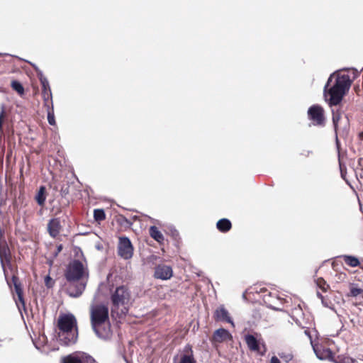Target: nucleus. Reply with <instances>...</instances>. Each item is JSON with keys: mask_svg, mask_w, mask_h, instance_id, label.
Masks as SVG:
<instances>
[{"mask_svg": "<svg viewBox=\"0 0 363 363\" xmlns=\"http://www.w3.org/2000/svg\"><path fill=\"white\" fill-rule=\"evenodd\" d=\"M358 76L359 73L355 69L340 70L330 74L324 86V96L330 106L341 103Z\"/></svg>", "mask_w": 363, "mask_h": 363, "instance_id": "1", "label": "nucleus"}, {"mask_svg": "<svg viewBox=\"0 0 363 363\" xmlns=\"http://www.w3.org/2000/svg\"><path fill=\"white\" fill-rule=\"evenodd\" d=\"M88 273L86 272L84 264L78 259H74L69 264L65 271V276L67 281L69 282L67 291L70 296L79 297L85 289V282H77Z\"/></svg>", "mask_w": 363, "mask_h": 363, "instance_id": "2", "label": "nucleus"}, {"mask_svg": "<svg viewBox=\"0 0 363 363\" xmlns=\"http://www.w3.org/2000/svg\"><path fill=\"white\" fill-rule=\"evenodd\" d=\"M57 328L60 330V341L65 345L74 344L78 337V328L77 319L71 313L61 314L57 320Z\"/></svg>", "mask_w": 363, "mask_h": 363, "instance_id": "3", "label": "nucleus"}, {"mask_svg": "<svg viewBox=\"0 0 363 363\" xmlns=\"http://www.w3.org/2000/svg\"><path fill=\"white\" fill-rule=\"evenodd\" d=\"M90 320L91 327L96 334L100 337H104V329L102 330L106 323L108 322V308L103 304H97L91 308Z\"/></svg>", "mask_w": 363, "mask_h": 363, "instance_id": "4", "label": "nucleus"}, {"mask_svg": "<svg viewBox=\"0 0 363 363\" xmlns=\"http://www.w3.org/2000/svg\"><path fill=\"white\" fill-rule=\"evenodd\" d=\"M130 296V292L125 286H121L117 287L111 296L113 304L112 312H116L120 306H124L128 304Z\"/></svg>", "mask_w": 363, "mask_h": 363, "instance_id": "5", "label": "nucleus"}, {"mask_svg": "<svg viewBox=\"0 0 363 363\" xmlns=\"http://www.w3.org/2000/svg\"><path fill=\"white\" fill-rule=\"evenodd\" d=\"M308 118L315 126L324 127L326 123L325 111L323 108L318 104H314L308 109Z\"/></svg>", "mask_w": 363, "mask_h": 363, "instance_id": "6", "label": "nucleus"}, {"mask_svg": "<svg viewBox=\"0 0 363 363\" xmlns=\"http://www.w3.org/2000/svg\"><path fill=\"white\" fill-rule=\"evenodd\" d=\"M244 339L250 351L255 352L261 356L267 352V346L262 339L258 340L255 335L250 334L245 335Z\"/></svg>", "mask_w": 363, "mask_h": 363, "instance_id": "7", "label": "nucleus"}, {"mask_svg": "<svg viewBox=\"0 0 363 363\" xmlns=\"http://www.w3.org/2000/svg\"><path fill=\"white\" fill-rule=\"evenodd\" d=\"M62 363H98L90 354L78 352L62 357Z\"/></svg>", "mask_w": 363, "mask_h": 363, "instance_id": "8", "label": "nucleus"}, {"mask_svg": "<svg viewBox=\"0 0 363 363\" xmlns=\"http://www.w3.org/2000/svg\"><path fill=\"white\" fill-rule=\"evenodd\" d=\"M118 253L119 256L125 259L132 257L133 255V247L130 240L127 237L119 238Z\"/></svg>", "mask_w": 363, "mask_h": 363, "instance_id": "9", "label": "nucleus"}, {"mask_svg": "<svg viewBox=\"0 0 363 363\" xmlns=\"http://www.w3.org/2000/svg\"><path fill=\"white\" fill-rule=\"evenodd\" d=\"M63 226L61 224L60 218H52L50 219L47 224V231L49 235L52 238H56L60 235Z\"/></svg>", "mask_w": 363, "mask_h": 363, "instance_id": "10", "label": "nucleus"}, {"mask_svg": "<svg viewBox=\"0 0 363 363\" xmlns=\"http://www.w3.org/2000/svg\"><path fill=\"white\" fill-rule=\"evenodd\" d=\"M173 275V270L170 266L160 264L155 267L154 277L155 279L167 280Z\"/></svg>", "mask_w": 363, "mask_h": 363, "instance_id": "11", "label": "nucleus"}, {"mask_svg": "<svg viewBox=\"0 0 363 363\" xmlns=\"http://www.w3.org/2000/svg\"><path fill=\"white\" fill-rule=\"evenodd\" d=\"M4 273L6 274V270H5V268L4 267ZM5 276L6 277V275L5 274ZM6 279H7L6 277ZM7 281V284L8 285L11 287V283L13 284V286H14V290H15V292L17 295V297H18V301L22 303L23 306L25 305V301H24V298H23V289H22V286H21V284L19 281V279L18 277L16 275V274H13L12 276V279H11V281H9L8 279H6Z\"/></svg>", "mask_w": 363, "mask_h": 363, "instance_id": "12", "label": "nucleus"}, {"mask_svg": "<svg viewBox=\"0 0 363 363\" xmlns=\"http://www.w3.org/2000/svg\"><path fill=\"white\" fill-rule=\"evenodd\" d=\"M213 318L216 322L223 321L231 323L234 325L228 310L223 305L220 306L215 310L213 313Z\"/></svg>", "mask_w": 363, "mask_h": 363, "instance_id": "13", "label": "nucleus"}, {"mask_svg": "<svg viewBox=\"0 0 363 363\" xmlns=\"http://www.w3.org/2000/svg\"><path fill=\"white\" fill-rule=\"evenodd\" d=\"M233 339L232 335L229 331L224 328H219L216 330L211 337L212 342L221 343Z\"/></svg>", "mask_w": 363, "mask_h": 363, "instance_id": "14", "label": "nucleus"}, {"mask_svg": "<svg viewBox=\"0 0 363 363\" xmlns=\"http://www.w3.org/2000/svg\"><path fill=\"white\" fill-rule=\"evenodd\" d=\"M313 347L315 354L320 359H331L334 357V354L331 350L323 345H313Z\"/></svg>", "mask_w": 363, "mask_h": 363, "instance_id": "15", "label": "nucleus"}, {"mask_svg": "<svg viewBox=\"0 0 363 363\" xmlns=\"http://www.w3.org/2000/svg\"><path fill=\"white\" fill-rule=\"evenodd\" d=\"M184 354L181 356L179 363H196L191 345H186L184 348Z\"/></svg>", "mask_w": 363, "mask_h": 363, "instance_id": "16", "label": "nucleus"}, {"mask_svg": "<svg viewBox=\"0 0 363 363\" xmlns=\"http://www.w3.org/2000/svg\"><path fill=\"white\" fill-rule=\"evenodd\" d=\"M349 291L346 294L348 298H361L363 299V289L359 287L358 284L349 283Z\"/></svg>", "mask_w": 363, "mask_h": 363, "instance_id": "17", "label": "nucleus"}, {"mask_svg": "<svg viewBox=\"0 0 363 363\" xmlns=\"http://www.w3.org/2000/svg\"><path fill=\"white\" fill-rule=\"evenodd\" d=\"M40 80L42 85V94L45 104L50 103V99L52 98V93L49 82L45 78H40ZM50 103L52 104V101H50Z\"/></svg>", "mask_w": 363, "mask_h": 363, "instance_id": "18", "label": "nucleus"}, {"mask_svg": "<svg viewBox=\"0 0 363 363\" xmlns=\"http://www.w3.org/2000/svg\"><path fill=\"white\" fill-rule=\"evenodd\" d=\"M116 224L119 226V230L123 231L130 229L133 223L123 215H118L115 218Z\"/></svg>", "mask_w": 363, "mask_h": 363, "instance_id": "19", "label": "nucleus"}, {"mask_svg": "<svg viewBox=\"0 0 363 363\" xmlns=\"http://www.w3.org/2000/svg\"><path fill=\"white\" fill-rule=\"evenodd\" d=\"M216 228L220 233H225L231 230L232 223L227 218H221L216 223Z\"/></svg>", "mask_w": 363, "mask_h": 363, "instance_id": "20", "label": "nucleus"}, {"mask_svg": "<svg viewBox=\"0 0 363 363\" xmlns=\"http://www.w3.org/2000/svg\"><path fill=\"white\" fill-rule=\"evenodd\" d=\"M149 233L151 238H152L157 242L161 243L164 241V236L162 233L159 230L156 226H151L149 229Z\"/></svg>", "mask_w": 363, "mask_h": 363, "instance_id": "21", "label": "nucleus"}, {"mask_svg": "<svg viewBox=\"0 0 363 363\" xmlns=\"http://www.w3.org/2000/svg\"><path fill=\"white\" fill-rule=\"evenodd\" d=\"M46 189L45 187L41 186L35 196V200L39 206H43L46 199Z\"/></svg>", "mask_w": 363, "mask_h": 363, "instance_id": "22", "label": "nucleus"}, {"mask_svg": "<svg viewBox=\"0 0 363 363\" xmlns=\"http://www.w3.org/2000/svg\"><path fill=\"white\" fill-rule=\"evenodd\" d=\"M342 259L345 264L351 267H356L360 265L359 259L352 255H343Z\"/></svg>", "mask_w": 363, "mask_h": 363, "instance_id": "23", "label": "nucleus"}, {"mask_svg": "<svg viewBox=\"0 0 363 363\" xmlns=\"http://www.w3.org/2000/svg\"><path fill=\"white\" fill-rule=\"evenodd\" d=\"M11 87L16 91L20 96H22L25 94V89L23 86L17 80H12L11 82Z\"/></svg>", "mask_w": 363, "mask_h": 363, "instance_id": "24", "label": "nucleus"}, {"mask_svg": "<svg viewBox=\"0 0 363 363\" xmlns=\"http://www.w3.org/2000/svg\"><path fill=\"white\" fill-rule=\"evenodd\" d=\"M47 107V113H48V121L50 125H55L56 124L54 114L53 106L50 107L49 103L45 104Z\"/></svg>", "mask_w": 363, "mask_h": 363, "instance_id": "25", "label": "nucleus"}, {"mask_svg": "<svg viewBox=\"0 0 363 363\" xmlns=\"http://www.w3.org/2000/svg\"><path fill=\"white\" fill-rule=\"evenodd\" d=\"M94 218L96 222H101L106 219V214L103 209L97 208L94 211Z\"/></svg>", "mask_w": 363, "mask_h": 363, "instance_id": "26", "label": "nucleus"}, {"mask_svg": "<svg viewBox=\"0 0 363 363\" xmlns=\"http://www.w3.org/2000/svg\"><path fill=\"white\" fill-rule=\"evenodd\" d=\"M342 118L341 113L340 111H333V123L334 125V128L335 132L337 133L338 129L339 121Z\"/></svg>", "mask_w": 363, "mask_h": 363, "instance_id": "27", "label": "nucleus"}, {"mask_svg": "<svg viewBox=\"0 0 363 363\" xmlns=\"http://www.w3.org/2000/svg\"><path fill=\"white\" fill-rule=\"evenodd\" d=\"M316 284L318 288H320L323 292H326L330 288V286L323 278H318L316 280Z\"/></svg>", "mask_w": 363, "mask_h": 363, "instance_id": "28", "label": "nucleus"}, {"mask_svg": "<svg viewBox=\"0 0 363 363\" xmlns=\"http://www.w3.org/2000/svg\"><path fill=\"white\" fill-rule=\"evenodd\" d=\"M9 249L8 248H0V258L1 262H3L4 259H6L7 261L9 260L10 255L9 253H8Z\"/></svg>", "mask_w": 363, "mask_h": 363, "instance_id": "29", "label": "nucleus"}, {"mask_svg": "<svg viewBox=\"0 0 363 363\" xmlns=\"http://www.w3.org/2000/svg\"><path fill=\"white\" fill-rule=\"evenodd\" d=\"M354 359L350 357L338 356L337 363H354Z\"/></svg>", "mask_w": 363, "mask_h": 363, "instance_id": "30", "label": "nucleus"}, {"mask_svg": "<svg viewBox=\"0 0 363 363\" xmlns=\"http://www.w3.org/2000/svg\"><path fill=\"white\" fill-rule=\"evenodd\" d=\"M69 194V186L68 185L62 186L60 189V194L65 197Z\"/></svg>", "mask_w": 363, "mask_h": 363, "instance_id": "31", "label": "nucleus"}, {"mask_svg": "<svg viewBox=\"0 0 363 363\" xmlns=\"http://www.w3.org/2000/svg\"><path fill=\"white\" fill-rule=\"evenodd\" d=\"M353 89L357 95L359 96L362 90V87L361 88L359 84H355Z\"/></svg>", "mask_w": 363, "mask_h": 363, "instance_id": "32", "label": "nucleus"}, {"mask_svg": "<svg viewBox=\"0 0 363 363\" xmlns=\"http://www.w3.org/2000/svg\"><path fill=\"white\" fill-rule=\"evenodd\" d=\"M52 279L49 277V276H47L45 277V285L48 286V287H51L52 286Z\"/></svg>", "mask_w": 363, "mask_h": 363, "instance_id": "33", "label": "nucleus"}, {"mask_svg": "<svg viewBox=\"0 0 363 363\" xmlns=\"http://www.w3.org/2000/svg\"><path fill=\"white\" fill-rule=\"evenodd\" d=\"M304 333L305 335L308 337L311 343L313 345V341H312V337H311V331L308 328V329H306L304 330Z\"/></svg>", "mask_w": 363, "mask_h": 363, "instance_id": "34", "label": "nucleus"}, {"mask_svg": "<svg viewBox=\"0 0 363 363\" xmlns=\"http://www.w3.org/2000/svg\"><path fill=\"white\" fill-rule=\"evenodd\" d=\"M270 363H281L280 360L278 359L277 357L273 356L271 358Z\"/></svg>", "mask_w": 363, "mask_h": 363, "instance_id": "35", "label": "nucleus"}, {"mask_svg": "<svg viewBox=\"0 0 363 363\" xmlns=\"http://www.w3.org/2000/svg\"><path fill=\"white\" fill-rule=\"evenodd\" d=\"M63 249V246L62 244H60L59 245L57 246V252H56V255L60 253Z\"/></svg>", "mask_w": 363, "mask_h": 363, "instance_id": "36", "label": "nucleus"}, {"mask_svg": "<svg viewBox=\"0 0 363 363\" xmlns=\"http://www.w3.org/2000/svg\"><path fill=\"white\" fill-rule=\"evenodd\" d=\"M317 296L319 298H320L322 300V302L323 303L324 297L319 291L317 292Z\"/></svg>", "mask_w": 363, "mask_h": 363, "instance_id": "37", "label": "nucleus"}, {"mask_svg": "<svg viewBox=\"0 0 363 363\" xmlns=\"http://www.w3.org/2000/svg\"><path fill=\"white\" fill-rule=\"evenodd\" d=\"M0 92H5L4 89L0 86Z\"/></svg>", "mask_w": 363, "mask_h": 363, "instance_id": "38", "label": "nucleus"}, {"mask_svg": "<svg viewBox=\"0 0 363 363\" xmlns=\"http://www.w3.org/2000/svg\"><path fill=\"white\" fill-rule=\"evenodd\" d=\"M121 313H125V311H124V310H123V309H121Z\"/></svg>", "mask_w": 363, "mask_h": 363, "instance_id": "39", "label": "nucleus"}, {"mask_svg": "<svg viewBox=\"0 0 363 363\" xmlns=\"http://www.w3.org/2000/svg\"><path fill=\"white\" fill-rule=\"evenodd\" d=\"M360 135H361V137H363V133H362L360 134Z\"/></svg>", "mask_w": 363, "mask_h": 363, "instance_id": "40", "label": "nucleus"}]
</instances>
